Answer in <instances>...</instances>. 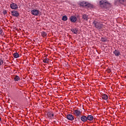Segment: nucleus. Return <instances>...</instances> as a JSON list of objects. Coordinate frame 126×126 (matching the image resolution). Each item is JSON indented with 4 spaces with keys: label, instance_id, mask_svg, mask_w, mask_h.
I'll use <instances>...</instances> for the list:
<instances>
[{
    "label": "nucleus",
    "instance_id": "nucleus-1",
    "mask_svg": "<svg viewBox=\"0 0 126 126\" xmlns=\"http://www.w3.org/2000/svg\"><path fill=\"white\" fill-rule=\"evenodd\" d=\"M73 114L78 120H80V117H81V114H82V112L80 110L78 109L75 110L74 111Z\"/></svg>",
    "mask_w": 126,
    "mask_h": 126
},
{
    "label": "nucleus",
    "instance_id": "nucleus-2",
    "mask_svg": "<svg viewBox=\"0 0 126 126\" xmlns=\"http://www.w3.org/2000/svg\"><path fill=\"white\" fill-rule=\"evenodd\" d=\"M93 24L95 27V28H96V29H101V28H103V25L98 22L97 21H94L93 22Z\"/></svg>",
    "mask_w": 126,
    "mask_h": 126
},
{
    "label": "nucleus",
    "instance_id": "nucleus-3",
    "mask_svg": "<svg viewBox=\"0 0 126 126\" xmlns=\"http://www.w3.org/2000/svg\"><path fill=\"white\" fill-rule=\"evenodd\" d=\"M80 5L83 6V7H90L91 6V4L85 1L81 2Z\"/></svg>",
    "mask_w": 126,
    "mask_h": 126
},
{
    "label": "nucleus",
    "instance_id": "nucleus-4",
    "mask_svg": "<svg viewBox=\"0 0 126 126\" xmlns=\"http://www.w3.org/2000/svg\"><path fill=\"white\" fill-rule=\"evenodd\" d=\"M31 13L32 15L37 16L39 14V10L37 9H33L31 11Z\"/></svg>",
    "mask_w": 126,
    "mask_h": 126
},
{
    "label": "nucleus",
    "instance_id": "nucleus-5",
    "mask_svg": "<svg viewBox=\"0 0 126 126\" xmlns=\"http://www.w3.org/2000/svg\"><path fill=\"white\" fill-rule=\"evenodd\" d=\"M80 120H81L82 122H83V123H86V122H87V117L85 115H82L80 117Z\"/></svg>",
    "mask_w": 126,
    "mask_h": 126
},
{
    "label": "nucleus",
    "instance_id": "nucleus-6",
    "mask_svg": "<svg viewBox=\"0 0 126 126\" xmlns=\"http://www.w3.org/2000/svg\"><path fill=\"white\" fill-rule=\"evenodd\" d=\"M11 14H12V15H13V16L17 17L19 15V13H18V11H17L13 10L11 11Z\"/></svg>",
    "mask_w": 126,
    "mask_h": 126
},
{
    "label": "nucleus",
    "instance_id": "nucleus-7",
    "mask_svg": "<svg viewBox=\"0 0 126 126\" xmlns=\"http://www.w3.org/2000/svg\"><path fill=\"white\" fill-rule=\"evenodd\" d=\"M66 119L69 121H73L74 120V116L71 114H68L66 116Z\"/></svg>",
    "mask_w": 126,
    "mask_h": 126
},
{
    "label": "nucleus",
    "instance_id": "nucleus-8",
    "mask_svg": "<svg viewBox=\"0 0 126 126\" xmlns=\"http://www.w3.org/2000/svg\"><path fill=\"white\" fill-rule=\"evenodd\" d=\"M10 7L12 9H17V8H18V5L16 3H12L10 4Z\"/></svg>",
    "mask_w": 126,
    "mask_h": 126
},
{
    "label": "nucleus",
    "instance_id": "nucleus-9",
    "mask_svg": "<svg viewBox=\"0 0 126 126\" xmlns=\"http://www.w3.org/2000/svg\"><path fill=\"white\" fill-rule=\"evenodd\" d=\"M113 54H114L116 57H119V56H121V52H120V50H118L117 49H115L113 51Z\"/></svg>",
    "mask_w": 126,
    "mask_h": 126
},
{
    "label": "nucleus",
    "instance_id": "nucleus-10",
    "mask_svg": "<svg viewBox=\"0 0 126 126\" xmlns=\"http://www.w3.org/2000/svg\"><path fill=\"white\" fill-rule=\"evenodd\" d=\"M101 97L102 99H103V100H108V98H109V96H108V95L105 94H101Z\"/></svg>",
    "mask_w": 126,
    "mask_h": 126
},
{
    "label": "nucleus",
    "instance_id": "nucleus-11",
    "mask_svg": "<svg viewBox=\"0 0 126 126\" xmlns=\"http://www.w3.org/2000/svg\"><path fill=\"white\" fill-rule=\"evenodd\" d=\"M70 20L71 22L75 23L77 20V18H76V17L73 16L70 17Z\"/></svg>",
    "mask_w": 126,
    "mask_h": 126
},
{
    "label": "nucleus",
    "instance_id": "nucleus-12",
    "mask_svg": "<svg viewBox=\"0 0 126 126\" xmlns=\"http://www.w3.org/2000/svg\"><path fill=\"white\" fill-rule=\"evenodd\" d=\"M99 3H100V5L109 4L108 1H107V0H102L101 1H100Z\"/></svg>",
    "mask_w": 126,
    "mask_h": 126
},
{
    "label": "nucleus",
    "instance_id": "nucleus-13",
    "mask_svg": "<svg viewBox=\"0 0 126 126\" xmlns=\"http://www.w3.org/2000/svg\"><path fill=\"white\" fill-rule=\"evenodd\" d=\"M47 116L50 119H54V114L52 113L51 112H48L47 114Z\"/></svg>",
    "mask_w": 126,
    "mask_h": 126
},
{
    "label": "nucleus",
    "instance_id": "nucleus-14",
    "mask_svg": "<svg viewBox=\"0 0 126 126\" xmlns=\"http://www.w3.org/2000/svg\"><path fill=\"white\" fill-rule=\"evenodd\" d=\"M93 120H94V117L92 115H88L87 116V121H92Z\"/></svg>",
    "mask_w": 126,
    "mask_h": 126
},
{
    "label": "nucleus",
    "instance_id": "nucleus-15",
    "mask_svg": "<svg viewBox=\"0 0 126 126\" xmlns=\"http://www.w3.org/2000/svg\"><path fill=\"white\" fill-rule=\"evenodd\" d=\"M82 18L84 19V20L87 21V20H88V16L86 14H84L82 16Z\"/></svg>",
    "mask_w": 126,
    "mask_h": 126
},
{
    "label": "nucleus",
    "instance_id": "nucleus-16",
    "mask_svg": "<svg viewBox=\"0 0 126 126\" xmlns=\"http://www.w3.org/2000/svg\"><path fill=\"white\" fill-rule=\"evenodd\" d=\"M14 80L15 81H18L19 80H20V78L17 75H15L14 76Z\"/></svg>",
    "mask_w": 126,
    "mask_h": 126
},
{
    "label": "nucleus",
    "instance_id": "nucleus-17",
    "mask_svg": "<svg viewBox=\"0 0 126 126\" xmlns=\"http://www.w3.org/2000/svg\"><path fill=\"white\" fill-rule=\"evenodd\" d=\"M71 31L74 34H77V33H78V30L77 29H73L71 30Z\"/></svg>",
    "mask_w": 126,
    "mask_h": 126
},
{
    "label": "nucleus",
    "instance_id": "nucleus-18",
    "mask_svg": "<svg viewBox=\"0 0 126 126\" xmlns=\"http://www.w3.org/2000/svg\"><path fill=\"white\" fill-rule=\"evenodd\" d=\"M13 57L15 59H17L18 58H19V54L17 53H14Z\"/></svg>",
    "mask_w": 126,
    "mask_h": 126
},
{
    "label": "nucleus",
    "instance_id": "nucleus-19",
    "mask_svg": "<svg viewBox=\"0 0 126 126\" xmlns=\"http://www.w3.org/2000/svg\"><path fill=\"white\" fill-rule=\"evenodd\" d=\"M62 20H63V21H66V20H67V16H66V15L63 16Z\"/></svg>",
    "mask_w": 126,
    "mask_h": 126
},
{
    "label": "nucleus",
    "instance_id": "nucleus-20",
    "mask_svg": "<svg viewBox=\"0 0 126 126\" xmlns=\"http://www.w3.org/2000/svg\"><path fill=\"white\" fill-rule=\"evenodd\" d=\"M41 36H42V37H46V36H47V33H46V32H41Z\"/></svg>",
    "mask_w": 126,
    "mask_h": 126
},
{
    "label": "nucleus",
    "instance_id": "nucleus-21",
    "mask_svg": "<svg viewBox=\"0 0 126 126\" xmlns=\"http://www.w3.org/2000/svg\"><path fill=\"white\" fill-rule=\"evenodd\" d=\"M43 62L44 63H49V59L46 58L43 60Z\"/></svg>",
    "mask_w": 126,
    "mask_h": 126
},
{
    "label": "nucleus",
    "instance_id": "nucleus-22",
    "mask_svg": "<svg viewBox=\"0 0 126 126\" xmlns=\"http://www.w3.org/2000/svg\"><path fill=\"white\" fill-rule=\"evenodd\" d=\"M101 41H102V42H106L107 41V39L105 37H101Z\"/></svg>",
    "mask_w": 126,
    "mask_h": 126
},
{
    "label": "nucleus",
    "instance_id": "nucleus-23",
    "mask_svg": "<svg viewBox=\"0 0 126 126\" xmlns=\"http://www.w3.org/2000/svg\"><path fill=\"white\" fill-rule=\"evenodd\" d=\"M125 1V0H118L116 1V2H120V3H123Z\"/></svg>",
    "mask_w": 126,
    "mask_h": 126
},
{
    "label": "nucleus",
    "instance_id": "nucleus-24",
    "mask_svg": "<svg viewBox=\"0 0 126 126\" xmlns=\"http://www.w3.org/2000/svg\"><path fill=\"white\" fill-rule=\"evenodd\" d=\"M2 64H3V60L2 59H0V66Z\"/></svg>",
    "mask_w": 126,
    "mask_h": 126
},
{
    "label": "nucleus",
    "instance_id": "nucleus-25",
    "mask_svg": "<svg viewBox=\"0 0 126 126\" xmlns=\"http://www.w3.org/2000/svg\"><path fill=\"white\" fill-rule=\"evenodd\" d=\"M6 11H5V10H4L3 11V14L4 15H5V14H6Z\"/></svg>",
    "mask_w": 126,
    "mask_h": 126
},
{
    "label": "nucleus",
    "instance_id": "nucleus-26",
    "mask_svg": "<svg viewBox=\"0 0 126 126\" xmlns=\"http://www.w3.org/2000/svg\"><path fill=\"white\" fill-rule=\"evenodd\" d=\"M2 29H1V28H0V34H1V33H2Z\"/></svg>",
    "mask_w": 126,
    "mask_h": 126
},
{
    "label": "nucleus",
    "instance_id": "nucleus-27",
    "mask_svg": "<svg viewBox=\"0 0 126 126\" xmlns=\"http://www.w3.org/2000/svg\"><path fill=\"white\" fill-rule=\"evenodd\" d=\"M0 121H1V118H0Z\"/></svg>",
    "mask_w": 126,
    "mask_h": 126
},
{
    "label": "nucleus",
    "instance_id": "nucleus-28",
    "mask_svg": "<svg viewBox=\"0 0 126 126\" xmlns=\"http://www.w3.org/2000/svg\"><path fill=\"white\" fill-rule=\"evenodd\" d=\"M53 123H56V121H54Z\"/></svg>",
    "mask_w": 126,
    "mask_h": 126
}]
</instances>
